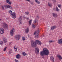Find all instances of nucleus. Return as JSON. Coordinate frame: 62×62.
Instances as JSON below:
<instances>
[{"mask_svg":"<svg viewBox=\"0 0 62 62\" xmlns=\"http://www.w3.org/2000/svg\"><path fill=\"white\" fill-rule=\"evenodd\" d=\"M0 32L1 34H3L4 33V30L3 28H0Z\"/></svg>","mask_w":62,"mask_h":62,"instance_id":"obj_8","label":"nucleus"},{"mask_svg":"<svg viewBox=\"0 0 62 62\" xmlns=\"http://www.w3.org/2000/svg\"><path fill=\"white\" fill-rule=\"evenodd\" d=\"M0 21H1V19H0Z\"/></svg>","mask_w":62,"mask_h":62,"instance_id":"obj_45","label":"nucleus"},{"mask_svg":"<svg viewBox=\"0 0 62 62\" xmlns=\"http://www.w3.org/2000/svg\"><path fill=\"white\" fill-rule=\"evenodd\" d=\"M11 15L12 16V17L14 19H15L16 18V13L15 12H14Z\"/></svg>","mask_w":62,"mask_h":62,"instance_id":"obj_9","label":"nucleus"},{"mask_svg":"<svg viewBox=\"0 0 62 62\" xmlns=\"http://www.w3.org/2000/svg\"><path fill=\"white\" fill-rule=\"evenodd\" d=\"M48 6L49 7H52V4L48 2Z\"/></svg>","mask_w":62,"mask_h":62,"instance_id":"obj_23","label":"nucleus"},{"mask_svg":"<svg viewBox=\"0 0 62 62\" xmlns=\"http://www.w3.org/2000/svg\"><path fill=\"white\" fill-rule=\"evenodd\" d=\"M16 8H18V6H17V7H16Z\"/></svg>","mask_w":62,"mask_h":62,"instance_id":"obj_44","label":"nucleus"},{"mask_svg":"<svg viewBox=\"0 0 62 62\" xmlns=\"http://www.w3.org/2000/svg\"><path fill=\"white\" fill-rule=\"evenodd\" d=\"M39 41V40H36L35 42H34L33 41H31V46L32 47H34L35 46H36V45L38 44Z\"/></svg>","mask_w":62,"mask_h":62,"instance_id":"obj_3","label":"nucleus"},{"mask_svg":"<svg viewBox=\"0 0 62 62\" xmlns=\"http://www.w3.org/2000/svg\"><path fill=\"white\" fill-rule=\"evenodd\" d=\"M36 21H37V20H35V21L34 22V24H35V23H36Z\"/></svg>","mask_w":62,"mask_h":62,"instance_id":"obj_38","label":"nucleus"},{"mask_svg":"<svg viewBox=\"0 0 62 62\" xmlns=\"http://www.w3.org/2000/svg\"><path fill=\"white\" fill-rule=\"evenodd\" d=\"M9 54H10L12 53V50H9Z\"/></svg>","mask_w":62,"mask_h":62,"instance_id":"obj_28","label":"nucleus"},{"mask_svg":"<svg viewBox=\"0 0 62 62\" xmlns=\"http://www.w3.org/2000/svg\"><path fill=\"white\" fill-rule=\"evenodd\" d=\"M19 22L20 24L22 23V16H20L19 18Z\"/></svg>","mask_w":62,"mask_h":62,"instance_id":"obj_11","label":"nucleus"},{"mask_svg":"<svg viewBox=\"0 0 62 62\" xmlns=\"http://www.w3.org/2000/svg\"><path fill=\"white\" fill-rule=\"evenodd\" d=\"M49 42L50 43H52V42H54V41L52 40H50L49 41Z\"/></svg>","mask_w":62,"mask_h":62,"instance_id":"obj_37","label":"nucleus"},{"mask_svg":"<svg viewBox=\"0 0 62 62\" xmlns=\"http://www.w3.org/2000/svg\"><path fill=\"white\" fill-rule=\"evenodd\" d=\"M38 45H41V42L39 41L38 42V43L37 44Z\"/></svg>","mask_w":62,"mask_h":62,"instance_id":"obj_25","label":"nucleus"},{"mask_svg":"<svg viewBox=\"0 0 62 62\" xmlns=\"http://www.w3.org/2000/svg\"><path fill=\"white\" fill-rule=\"evenodd\" d=\"M39 49L38 47L36 48L35 49V52L36 54H39Z\"/></svg>","mask_w":62,"mask_h":62,"instance_id":"obj_7","label":"nucleus"},{"mask_svg":"<svg viewBox=\"0 0 62 62\" xmlns=\"http://www.w3.org/2000/svg\"><path fill=\"white\" fill-rule=\"evenodd\" d=\"M2 26L4 28L6 29L8 28V25L5 23H2Z\"/></svg>","mask_w":62,"mask_h":62,"instance_id":"obj_5","label":"nucleus"},{"mask_svg":"<svg viewBox=\"0 0 62 62\" xmlns=\"http://www.w3.org/2000/svg\"><path fill=\"white\" fill-rule=\"evenodd\" d=\"M53 15L54 17H56L57 16V14L55 13H53Z\"/></svg>","mask_w":62,"mask_h":62,"instance_id":"obj_18","label":"nucleus"},{"mask_svg":"<svg viewBox=\"0 0 62 62\" xmlns=\"http://www.w3.org/2000/svg\"><path fill=\"white\" fill-rule=\"evenodd\" d=\"M56 28V26H53L51 28V30H54V29H55V28Z\"/></svg>","mask_w":62,"mask_h":62,"instance_id":"obj_17","label":"nucleus"},{"mask_svg":"<svg viewBox=\"0 0 62 62\" xmlns=\"http://www.w3.org/2000/svg\"><path fill=\"white\" fill-rule=\"evenodd\" d=\"M40 32V31H39V29H38L37 30V31H35L34 33V35H36L35 36V39H38V38H39V32Z\"/></svg>","mask_w":62,"mask_h":62,"instance_id":"obj_4","label":"nucleus"},{"mask_svg":"<svg viewBox=\"0 0 62 62\" xmlns=\"http://www.w3.org/2000/svg\"><path fill=\"white\" fill-rule=\"evenodd\" d=\"M14 30H15L13 28L12 29L11 31L14 32H15V31H14Z\"/></svg>","mask_w":62,"mask_h":62,"instance_id":"obj_27","label":"nucleus"},{"mask_svg":"<svg viewBox=\"0 0 62 62\" xmlns=\"http://www.w3.org/2000/svg\"><path fill=\"white\" fill-rule=\"evenodd\" d=\"M32 28H35L36 27V26H35V24L34 23L32 25Z\"/></svg>","mask_w":62,"mask_h":62,"instance_id":"obj_20","label":"nucleus"},{"mask_svg":"<svg viewBox=\"0 0 62 62\" xmlns=\"http://www.w3.org/2000/svg\"><path fill=\"white\" fill-rule=\"evenodd\" d=\"M3 44V42L2 41H0V44L2 45V44Z\"/></svg>","mask_w":62,"mask_h":62,"instance_id":"obj_33","label":"nucleus"},{"mask_svg":"<svg viewBox=\"0 0 62 62\" xmlns=\"http://www.w3.org/2000/svg\"><path fill=\"white\" fill-rule=\"evenodd\" d=\"M50 60L53 62H54V57L53 56H51L50 57Z\"/></svg>","mask_w":62,"mask_h":62,"instance_id":"obj_14","label":"nucleus"},{"mask_svg":"<svg viewBox=\"0 0 62 62\" xmlns=\"http://www.w3.org/2000/svg\"><path fill=\"white\" fill-rule=\"evenodd\" d=\"M22 54L24 56H25L26 55V53L24 52H22Z\"/></svg>","mask_w":62,"mask_h":62,"instance_id":"obj_21","label":"nucleus"},{"mask_svg":"<svg viewBox=\"0 0 62 62\" xmlns=\"http://www.w3.org/2000/svg\"><path fill=\"white\" fill-rule=\"evenodd\" d=\"M15 37L16 39L17 40H19V39H20V38H21V36L20 35H17Z\"/></svg>","mask_w":62,"mask_h":62,"instance_id":"obj_6","label":"nucleus"},{"mask_svg":"<svg viewBox=\"0 0 62 62\" xmlns=\"http://www.w3.org/2000/svg\"><path fill=\"white\" fill-rule=\"evenodd\" d=\"M6 3L8 4H9L10 5H11V3H12V2H11L10 0H6Z\"/></svg>","mask_w":62,"mask_h":62,"instance_id":"obj_10","label":"nucleus"},{"mask_svg":"<svg viewBox=\"0 0 62 62\" xmlns=\"http://www.w3.org/2000/svg\"><path fill=\"white\" fill-rule=\"evenodd\" d=\"M14 32H12V31H10V35L11 36H13L14 34Z\"/></svg>","mask_w":62,"mask_h":62,"instance_id":"obj_22","label":"nucleus"},{"mask_svg":"<svg viewBox=\"0 0 62 62\" xmlns=\"http://www.w3.org/2000/svg\"><path fill=\"white\" fill-rule=\"evenodd\" d=\"M1 7H2V10H4V8H5L6 9L10 8V9H12V7H11L10 5H4L3 6H2Z\"/></svg>","mask_w":62,"mask_h":62,"instance_id":"obj_2","label":"nucleus"},{"mask_svg":"<svg viewBox=\"0 0 62 62\" xmlns=\"http://www.w3.org/2000/svg\"><path fill=\"white\" fill-rule=\"evenodd\" d=\"M56 10L57 11H59V9L57 7H56Z\"/></svg>","mask_w":62,"mask_h":62,"instance_id":"obj_35","label":"nucleus"},{"mask_svg":"<svg viewBox=\"0 0 62 62\" xmlns=\"http://www.w3.org/2000/svg\"><path fill=\"white\" fill-rule=\"evenodd\" d=\"M11 43H9V45H10V44H11Z\"/></svg>","mask_w":62,"mask_h":62,"instance_id":"obj_43","label":"nucleus"},{"mask_svg":"<svg viewBox=\"0 0 62 62\" xmlns=\"http://www.w3.org/2000/svg\"><path fill=\"white\" fill-rule=\"evenodd\" d=\"M15 62H19V61L18 60H17L16 59L15 60Z\"/></svg>","mask_w":62,"mask_h":62,"instance_id":"obj_34","label":"nucleus"},{"mask_svg":"<svg viewBox=\"0 0 62 62\" xmlns=\"http://www.w3.org/2000/svg\"><path fill=\"white\" fill-rule=\"evenodd\" d=\"M25 31V33H28L29 32V29H28V28H27L26 29Z\"/></svg>","mask_w":62,"mask_h":62,"instance_id":"obj_15","label":"nucleus"},{"mask_svg":"<svg viewBox=\"0 0 62 62\" xmlns=\"http://www.w3.org/2000/svg\"><path fill=\"white\" fill-rule=\"evenodd\" d=\"M7 48V46H6L4 48V49H3V51H4V52H5V51H6V50Z\"/></svg>","mask_w":62,"mask_h":62,"instance_id":"obj_30","label":"nucleus"},{"mask_svg":"<svg viewBox=\"0 0 62 62\" xmlns=\"http://www.w3.org/2000/svg\"><path fill=\"white\" fill-rule=\"evenodd\" d=\"M57 57H58L59 58V60H61V59H62V57L60 55H58L57 56Z\"/></svg>","mask_w":62,"mask_h":62,"instance_id":"obj_16","label":"nucleus"},{"mask_svg":"<svg viewBox=\"0 0 62 62\" xmlns=\"http://www.w3.org/2000/svg\"><path fill=\"white\" fill-rule=\"evenodd\" d=\"M32 22V20H30L29 22V23L30 25H31V23Z\"/></svg>","mask_w":62,"mask_h":62,"instance_id":"obj_29","label":"nucleus"},{"mask_svg":"<svg viewBox=\"0 0 62 62\" xmlns=\"http://www.w3.org/2000/svg\"><path fill=\"white\" fill-rule=\"evenodd\" d=\"M3 41L5 43H6L7 42V39L6 38H4L3 39Z\"/></svg>","mask_w":62,"mask_h":62,"instance_id":"obj_19","label":"nucleus"},{"mask_svg":"<svg viewBox=\"0 0 62 62\" xmlns=\"http://www.w3.org/2000/svg\"><path fill=\"white\" fill-rule=\"evenodd\" d=\"M31 5H33V2L32 1H31Z\"/></svg>","mask_w":62,"mask_h":62,"instance_id":"obj_39","label":"nucleus"},{"mask_svg":"<svg viewBox=\"0 0 62 62\" xmlns=\"http://www.w3.org/2000/svg\"><path fill=\"white\" fill-rule=\"evenodd\" d=\"M37 17L38 18H39V16H37Z\"/></svg>","mask_w":62,"mask_h":62,"instance_id":"obj_42","label":"nucleus"},{"mask_svg":"<svg viewBox=\"0 0 62 62\" xmlns=\"http://www.w3.org/2000/svg\"><path fill=\"white\" fill-rule=\"evenodd\" d=\"M60 5H58V7H59V8H60Z\"/></svg>","mask_w":62,"mask_h":62,"instance_id":"obj_41","label":"nucleus"},{"mask_svg":"<svg viewBox=\"0 0 62 62\" xmlns=\"http://www.w3.org/2000/svg\"><path fill=\"white\" fill-rule=\"evenodd\" d=\"M22 40L23 41L25 40V38L24 37H22Z\"/></svg>","mask_w":62,"mask_h":62,"instance_id":"obj_31","label":"nucleus"},{"mask_svg":"<svg viewBox=\"0 0 62 62\" xmlns=\"http://www.w3.org/2000/svg\"><path fill=\"white\" fill-rule=\"evenodd\" d=\"M14 48L15 50L16 51H17V48H16V46H15Z\"/></svg>","mask_w":62,"mask_h":62,"instance_id":"obj_36","label":"nucleus"},{"mask_svg":"<svg viewBox=\"0 0 62 62\" xmlns=\"http://www.w3.org/2000/svg\"><path fill=\"white\" fill-rule=\"evenodd\" d=\"M49 51L47 48H45L43 49V51H41L40 53V55L41 56H43L44 54L46 55H49Z\"/></svg>","mask_w":62,"mask_h":62,"instance_id":"obj_1","label":"nucleus"},{"mask_svg":"<svg viewBox=\"0 0 62 62\" xmlns=\"http://www.w3.org/2000/svg\"><path fill=\"white\" fill-rule=\"evenodd\" d=\"M26 19H27V20H29V18H28V17L26 18Z\"/></svg>","mask_w":62,"mask_h":62,"instance_id":"obj_40","label":"nucleus"},{"mask_svg":"<svg viewBox=\"0 0 62 62\" xmlns=\"http://www.w3.org/2000/svg\"><path fill=\"white\" fill-rule=\"evenodd\" d=\"M8 12V13H10V14H11V13H12V11L10 10H9Z\"/></svg>","mask_w":62,"mask_h":62,"instance_id":"obj_26","label":"nucleus"},{"mask_svg":"<svg viewBox=\"0 0 62 62\" xmlns=\"http://www.w3.org/2000/svg\"><path fill=\"white\" fill-rule=\"evenodd\" d=\"M16 57L17 59H20L21 58V55L19 54H17L16 55Z\"/></svg>","mask_w":62,"mask_h":62,"instance_id":"obj_13","label":"nucleus"},{"mask_svg":"<svg viewBox=\"0 0 62 62\" xmlns=\"http://www.w3.org/2000/svg\"><path fill=\"white\" fill-rule=\"evenodd\" d=\"M29 12H25V14H26L27 15H28L29 14Z\"/></svg>","mask_w":62,"mask_h":62,"instance_id":"obj_32","label":"nucleus"},{"mask_svg":"<svg viewBox=\"0 0 62 62\" xmlns=\"http://www.w3.org/2000/svg\"><path fill=\"white\" fill-rule=\"evenodd\" d=\"M58 42L59 44H61L62 43V39L58 40Z\"/></svg>","mask_w":62,"mask_h":62,"instance_id":"obj_12","label":"nucleus"},{"mask_svg":"<svg viewBox=\"0 0 62 62\" xmlns=\"http://www.w3.org/2000/svg\"><path fill=\"white\" fill-rule=\"evenodd\" d=\"M35 1L38 4H39L40 2L38 1V0H35Z\"/></svg>","mask_w":62,"mask_h":62,"instance_id":"obj_24","label":"nucleus"}]
</instances>
